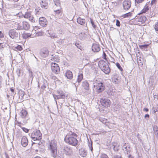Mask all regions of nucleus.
Here are the masks:
<instances>
[{
  "label": "nucleus",
  "mask_w": 158,
  "mask_h": 158,
  "mask_svg": "<svg viewBox=\"0 0 158 158\" xmlns=\"http://www.w3.org/2000/svg\"><path fill=\"white\" fill-rule=\"evenodd\" d=\"M0 36H3V37H4V35L3 34H2V32L0 31Z\"/></svg>",
  "instance_id": "obj_54"
},
{
  "label": "nucleus",
  "mask_w": 158,
  "mask_h": 158,
  "mask_svg": "<svg viewBox=\"0 0 158 158\" xmlns=\"http://www.w3.org/2000/svg\"><path fill=\"white\" fill-rule=\"evenodd\" d=\"M60 154L62 155L64 154L66 155H70L73 153V151L68 146H64L63 148L60 149Z\"/></svg>",
  "instance_id": "obj_7"
},
{
  "label": "nucleus",
  "mask_w": 158,
  "mask_h": 158,
  "mask_svg": "<svg viewBox=\"0 0 158 158\" xmlns=\"http://www.w3.org/2000/svg\"><path fill=\"white\" fill-rule=\"evenodd\" d=\"M0 38H3V36H0Z\"/></svg>",
  "instance_id": "obj_63"
},
{
  "label": "nucleus",
  "mask_w": 158,
  "mask_h": 158,
  "mask_svg": "<svg viewBox=\"0 0 158 158\" xmlns=\"http://www.w3.org/2000/svg\"><path fill=\"white\" fill-rule=\"evenodd\" d=\"M137 62L139 66H142L143 63V59L141 57L137 59Z\"/></svg>",
  "instance_id": "obj_28"
},
{
  "label": "nucleus",
  "mask_w": 158,
  "mask_h": 158,
  "mask_svg": "<svg viewBox=\"0 0 158 158\" xmlns=\"http://www.w3.org/2000/svg\"><path fill=\"white\" fill-rule=\"evenodd\" d=\"M154 28L157 33H158V22L156 23L155 25Z\"/></svg>",
  "instance_id": "obj_38"
},
{
  "label": "nucleus",
  "mask_w": 158,
  "mask_h": 158,
  "mask_svg": "<svg viewBox=\"0 0 158 158\" xmlns=\"http://www.w3.org/2000/svg\"><path fill=\"white\" fill-rule=\"evenodd\" d=\"M112 80L113 82L115 83H118L119 81V77L116 76H114L112 78Z\"/></svg>",
  "instance_id": "obj_26"
},
{
  "label": "nucleus",
  "mask_w": 158,
  "mask_h": 158,
  "mask_svg": "<svg viewBox=\"0 0 158 158\" xmlns=\"http://www.w3.org/2000/svg\"><path fill=\"white\" fill-rule=\"evenodd\" d=\"M148 109L147 108H144V109L143 110L144 111H145L146 112H148Z\"/></svg>",
  "instance_id": "obj_51"
},
{
  "label": "nucleus",
  "mask_w": 158,
  "mask_h": 158,
  "mask_svg": "<svg viewBox=\"0 0 158 158\" xmlns=\"http://www.w3.org/2000/svg\"><path fill=\"white\" fill-rule=\"evenodd\" d=\"M22 24L23 30H28L29 29L30 25L26 21H23Z\"/></svg>",
  "instance_id": "obj_20"
},
{
  "label": "nucleus",
  "mask_w": 158,
  "mask_h": 158,
  "mask_svg": "<svg viewBox=\"0 0 158 158\" xmlns=\"http://www.w3.org/2000/svg\"><path fill=\"white\" fill-rule=\"evenodd\" d=\"M56 7H61V4L59 0H53Z\"/></svg>",
  "instance_id": "obj_29"
},
{
  "label": "nucleus",
  "mask_w": 158,
  "mask_h": 158,
  "mask_svg": "<svg viewBox=\"0 0 158 158\" xmlns=\"http://www.w3.org/2000/svg\"><path fill=\"white\" fill-rule=\"evenodd\" d=\"M79 153L80 155L83 157L87 155V152L83 149L79 150Z\"/></svg>",
  "instance_id": "obj_27"
},
{
  "label": "nucleus",
  "mask_w": 158,
  "mask_h": 158,
  "mask_svg": "<svg viewBox=\"0 0 158 158\" xmlns=\"http://www.w3.org/2000/svg\"><path fill=\"white\" fill-rule=\"evenodd\" d=\"M144 0H135V2L139 3L142 2Z\"/></svg>",
  "instance_id": "obj_44"
},
{
  "label": "nucleus",
  "mask_w": 158,
  "mask_h": 158,
  "mask_svg": "<svg viewBox=\"0 0 158 158\" xmlns=\"http://www.w3.org/2000/svg\"><path fill=\"white\" fill-rule=\"evenodd\" d=\"M136 19H137V21L140 23V24H142L144 23L147 20V18L144 15L136 16Z\"/></svg>",
  "instance_id": "obj_13"
},
{
  "label": "nucleus",
  "mask_w": 158,
  "mask_h": 158,
  "mask_svg": "<svg viewBox=\"0 0 158 158\" xmlns=\"http://www.w3.org/2000/svg\"><path fill=\"white\" fill-rule=\"evenodd\" d=\"M55 58H56V57H53V60H55V59H55Z\"/></svg>",
  "instance_id": "obj_62"
},
{
  "label": "nucleus",
  "mask_w": 158,
  "mask_h": 158,
  "mask_svg": "<svg viewBox=\"0 0 158 158\" xmlns=\"http://www.w3.org/2000/svg\"><path fill=\"white\" fill-rule=\"evenodd\" d=\"M21 128L22 129V130H23V131L26 133L28 132L29 130V129H28L27 128H26L24 127H21Z\"/></svg>",
  "instance_id": "obj_39"
},
{
  "label": "nucleus",
  "mask_w": 158,
  "mask_h": 158,
  "mask_svg": "<svg viewBox=\"0 0 158 158\" xmlns=\"http://www.w3.org/2000/svg\"><path fill=\"white\" fill-rule=\"evenodd\" d=\"M148 46V44H147L143 45H140L139 46L140 49H142L143 48H147Z\"/></svg>",
  "instance_id": "obj_33"
},
{
  "label": "nucleus",
  "mask_w": 158,
  "mask_h": 158,
  "mask_svg": "<svg viewBox=\"0 0 158 158\" xmlns=\"http://www.w3.org/2000/svg\"><path fill=\"white\" fill-rule=\"evenodd\" d=\"M114 158H121V157L118 156H114Z\"/></svg>",
  "instance_id": "obj_53"
},
{
  "label": "nucleus",
  "mask_w": 158,
  "mask_h": 158,
  "mask_svg": "<svg viewBox=\"0 0 158 158\" xmlns=\"http://www.w3.org/2000/svg\"><path fill=\"white\" fill-rule=\"evenodd\" d=\"M144 117H145V118H146V117H148V118H149V115L148 114H146L145 115Z\"/></svg>",
  "instance_id": "obj_52"
},
{
  "label": "nucleus",
  "mask_w": 158,
  "mask_h": 158,
  "mask_svg": "<svg viewBox=\"0 0 158 158\" xmlns=\"http://www.w3.org/2000/svg\"><path fill=\"white\" fill-rule=\"evenodd\" d=\"M94 84V89L97 92L101 93L105 90V85L102 82L97 79L95 81Z\"/></svg>",
  "instance_id": "obj_4"
},
{
  "label": "nucleus",
  "mask_w": 158,
  "mask_h": 158,
  "mask_svg": "<svg viewBox=\"0 0 158 158\" xmlns=\"http://www.w3.org/2000/svg\"><path fill=\"white\" fill-rule=\"evenodd\" d=\"M123 5L124 10H129L131 6V1L130 0H125L123 2Z\"/></svg>",
  "instance_id": "obj_12"
},
{
  "label": "nucleus",
  "mask_w": 158,
  "mask_h": 158,
  "mask_svg": "<svg viewBox=\"0 0 158 158\" xmlns=\"http://www.w3.org/2000/svg\"><path fill=\"white\" fill-rule=\"evenodd\" d=\"M10 90L12 92H14V89H13L12 88H11Z\"/></svg>",
  "instance_id": "obj_56"
},
{
  "label": "nucleus",
  "mask_w": 158,
  "mask_h": 158,
  "mask_svg": "<svg viewBox=\"0 0 158 158\" xmlns=\"http://www.w3.org/2000/svg\"><path fill=\"white\" fill-rule=\"evenodd\" d=\"M90 22H91V24L92 25L93 27L94 28H95L96 27V25L94 24L93 20L92 19H91L90 20Z\"/></svg>",
  "instance_id": "obj_43"
},
{
  "label": "nucleus",
  "mask_w": 158,
  "mask_h": 158,
  "mask_svg": "<svg viewBox=\"0 0 158 158\" xmlns=\"http://www.w3.org/2000/svg\"><path fill=\"white\" fill-rule=\"evenodd\" d=\"M39 23L41 26L43 27H45L47 25L48 21L45 18L42 17L39 18Z\"/></svg>",
  "instance_id": "obj_14"
},
{
  "label": "nucleus",
  "mask_w": 158,
  "mask_h": 158,
  "mask_svg": "<svg viewBox=\"0 0 158 158\" xmlns=\"http://www.w3.org/2000/svg\"><path fill=\"white\" fill-rule=\"evenodd\" d=\"M21 116L22 118L26 117L27 114V111L23 109L21 111Z\"/></svg>",
  "instance_id": "obj_24"
},
{
  "label": "nucleus",
  "mask_w": 158,
  "mask_h": 158,
  "mask_svg": "<svg viewBox=\"0 0 158 158\" xmlns=\"http://www.w3.org/2000/svg\"><path fill=\"white\" fill-rule=\"evenodd\" d=\"M92 50L94 52H98L100 50V47L99 44H94L92 46Z\"/></svg>",
  "instance_id": "obj_15"
},
{
  "label": "nucleus",
  "mask_w": 158,
  "mask_h": 158,
  "mask_svg": "<svg viewBox=\"0 0 158 158\" xmlns=\"http://www.w3.org/2000/svg\"><path fill=\"white\" fill-rule=\"evenodd\" d=\"M81 87L82 91L84 93L88 92L90 90L89 84L86 81L82 82Z\"/></svg>",
  "instance_id": "obj_9"
},
{
  "label": "nucleus",
  "mask_w": 158,
  "mask_h": 158,
  "mask_svg": "<svg viewBox=\"0 0 158 158\" xmlns=\"http://www.w3.org/2000/svg\"><path fill=\"white\" fill-rule=\"evenodd\" d=\"M19 97L21 96L22 98H23L24 94V91H21V92H19Z\"/></svg>",
  "instance_id": "obj_37"
},
{
  "label": "nucleus",
  "mask_w": 158,
  "mask_h": 158,
  "mask_svg": "<svg viewBox=\"0 0 158 158\" xmlns=\"http://www.w3.org/2000/svg\"><path fill=\"white\" fill-rule=\"evenodd\" d=\"M157 111V110L156 109V110H153V112L154 113H155Z\"/></svg>",
  "instance_id": "obj_58"
},
{
  "label": "nucleus",
  "mask_w": 158,
  "mask_h": 158,
  "mask_svg": "<svg viewBox=\"0 0 158 158\" xmlns=\"http://www.w3.org/2000/svg\"><path fill=\"white\" fill-rule=\"evenodd\" d=\"M149 10V6L148 4H146L143 8L140 11V13L138 14V15H140L144 14L148 12Z\"/></svg>",
  "instance_id": "obj_18"
},
{
  "label": "nucleus",
  "mask_w": 158,
  "mask_h": 158,
  "mask_svg": "<svg viewBox=\"0 0 158 158\" xmlns=\"http://www.w3.org/2000/svg\"><path fill=\"white\" fill-rule=\"evenodd\" d=\"M51 69L52 72L55 74H59L60 71V68L58 64L52 63L51 64Z\"/></svg>",
  "instance_id": "obj_8"
},
{
  "label": "nucleus",
  "mask_w": 158,
  "mask_h": 158,
  "mask_svg": "<svg viewBox=\"0 0 158 158\" xmlns=\"http://www.w3.org/2000/svg\"><path fill=\"white\" fill-rule=\"evenodd\" d=\"M100 158H108V157L106 154L102 153L101 155Z\"/></svg>",
  "instance_id": "obj_36"
},
{
  "label": "nucleus",
  "mask_w": 158,
  "mask_h": 158,
  "mask_svg": "<svg viewBox=\"0 0 158 158\" xmlns=\"http://www.w3.org/2000/svg\"><path fill=\"white\" fill-rule=\"evenodd\" d=\"M156 0H152L151 2V4L152 5L153 4H155L156 2Z\"/></svg>",
  "instance_id": "obj_48"
},
{
  "label": "nucleus",
  "mask_w": 158,
  "mask_h": 158,
  "mask_svg": "<svg viewBox=\"0 0 158 158\" xmlns=\"http://www.w3.org/2000/svg\"><path fill=\"white\" fill-rule=\"evenodd\" d=\"M54 11L56 15H61L63 12V10L61 7H54Z\"/></svg>",
  "instance_id": "obj_16"
},
{
  "label": "nucleus",
  "mask_w": 158,
  "mask_h": 158,
  "mask_svg": "<svg viewBox=\"0 0 158 158\" xmlns=\"http://www.w3.org/2000/svg\"><path fill=\"white\" fill-rule=\"evenodd\" d=\"M39 10H40V9H39V8H36L35 9V14L36 15H39Z\"/></svg>",
  "instance_id": "obj_45"
},
{
  "label": "nucleus",
  "mask_w": 158,
  "mask_h": 158,
  "mask_svg": "<svg viewBox=\"0 0 158 158\" xmlns=\"http://www.w3.org/2000/svg\"><path fill=\"white\" fill-rule=\"evenodd\" d=\"M116 25L118 27H119L120 26V22L119 21L118 19H117L116 20Z\"/></svg>",
  "instance_id": "obj_42"
},
{
  "label": "nucleus",
  "mask_w": 158,
  "mask_h": 158,
  "mask_svg": "<svg viewBox=\"0 0 158 158\" xmlns=\"http://www.w3.org/2000/svg\"><path fill=\"white\" fill-rule=\"evenodd\" d=\"M22 37L24 39H26L29 37H33V33H30L23 32L22 35Z\"/></svg>",
  "instance_id": "obj_19"
},
{
  "label": "nucleus",
  "mask_w": 158,
  "mask_h": 158,
  "mask_svg": "<svg viewBox=\"0 0 158 158\" xmlns=\"http://www.w3.org/2000/svg\"><path fill=\"white\" fill-rule=\"evenodd\" d=\"M56 142L54 140L49 141L48 145V149L50 151L51 155L53 158L56 157L57 155V149Z\"/></svg>",
  "instance_id": "obj_2"
},
{
  "label": "nucleus",
  "mask_w": 158,
  "mask_h": 158,
  "mask_svg": "<svg viewBox=\"0 0 158 158\" xmlns=\"http://www.w3.org/2000/svg\"><path fill=\"white\" fill-rule=\"evenodd\" d=\"M4 45L3 43H0V48H4Z\"/></svg>",
  "instance_id": "obj_49"
},
{
  "label": "nucleus",
  "mask_w": 158,
  "mask_h": 158,
  "mask_svg": "<svg viewBox=\"0 0 158 158\" xmlns=\"http://www.w3.org/2000/svg\"><path fill=\"white\" fill-rule=\"evenodd\" d=\"M51 37L53 38H56L57 37V36L56 35H52L51 36Z\"/></svg>",
  "instance_id": "obj_55"
},
{
  "label": "nucleus",
  "mask_w": 158,
  "mask_h": 158,
  "mask_svg": "<svg viewBox=\"0 0 158 158\" xmlns=\"http://www.w3.org/2000/svg\"><path fill=\"white\" fill-rule=\"evenodd\" d=\"M100 103L101 105L105 108H107L110 107L111 103L110 100L106 98H101Z\"/></svg>",
  "instance_id": "obj_6"
},
{
  "label": "nucleus",
  "mask_w": 158,
  "mask_h": 158,
  "mask_svg": "<svg viewBox=\"0 0 158 158\" xmlns=\"http://www.w3.org/2000/svg\"><path fill=\"white\" fill-rule=\"evenodd\" d=\"M77 135L74 132H71L67 134L64 139L65 142L69 144L75 146L78 143L77 139Z\"/></svg>",
  "instance_id": "obj_1"
},
{
  "label": "nucleus",
  "mask_w": 158,
  "mask_h": 158,
  "mask_svg": "<svg viewBox=\"0 0 158 158\" xmlns=\"http://www.w3.org/2000/svg\"><path fill=\"white\" fill-rule=\"evenodd\" d=\"M65 76L68 79H72L73 78V74L72 72L70 70H67L65 73Z\"/></svg>",
  "instance_id": "obj_21"
},
{
  "label": "nucleus",
  "mask_w": 158,
  "mask_h": 158,
  "mask_svg": "<svg viewBox=\"0 0 158 158\" xmlns=\"http://www.w3.org/2000/svg\"><path fill=\"white\" fill-rule=\"evenodd\" d=\"M93 147H92V146L91 148V151H93Z\"/></svg>",
  "instance_id": "obj_61"
},
{
  "label": "nucleus",
  "mask_w": 158,
  "mask_h": 158,
  "mask_svg": "<svg viewBox=\"0 0 158 158\" xmlns=\"http://www.w3.org/2000/svg\"><path fill=\"white\" fill-rule=\"evenodd\" d=\"M116 66L118 67V68L121 71H123V68H122L120 65L118 63H116Z\"/></svg>",
  "instance_id": "obj_34"
},
{
  "label": "nucleus",
  "mask_w": 158,
  "mask_h": 158,
  "mask_svg": "<svg viewBox=\"0 0 158 158\" xmlns=\"http://www.w3.org/2000/svg\"><path fill=\"white\" fill-rule=\"evenodd\" d=\"M9 35L11 38L15 39L18 37L19 34L15 30L12 29L9 31Z\"/></svg>",
  "instance_id": "obj_11"
},
{
  "label": "nucleus",
  "mask_w": 158,
  "mask_h": 158,
  "mask_svg": "<svg viewBox=\"0 0 158 158\" xmlns=\"http://www.w3.org/2000/svg\"><path fill=\"white\" fill-rule=\"evenodd\" d=\"M102 58L105 59L106 61H107V60L106 58V54L104 52H103V54L102 56Z\"/></svg>",
  "instance_id": "obj_40"
},
{
  "label": "nucleus",
  "mask_w": 158,
  "mask_h": 158,
  "mask_svg": "<svg viewBox=\"0 0 158 158\" xmlns=\"http://www.w3.org/2000/svg\"><path fill=\"white\" fill-rule=\"evenodd\" d=\"M49 52L48 50L46 49H43L42 50L41 52V54L42 55H48V54Z\"/></svg>",
  "instance_id": "obj_32"
},
{
  "label": "nucleus",
  "mask_w": 158,
  "mask_h": 158,
  "mask_svg": "<svg viewBox=\"0 0 158 158\" xmlns=\"http://www.w3.org/2000/svg\"><path fill=\"white\" fill-rule=\"evenodd\" d=\"M21 143L22 146L24 147H25L27 145L28 141L26 136H23L22 137L21 139Z\"/></svg>",
  "instance_id": "obj_17"
},
{
  "label": "nucleus",
  "mask_w": 158,
  "mask_h": 158,
  "mask_svg": "<svg viewBox=\"0 0 158 158\" xmlns=\"http://www.w3.org/2000/svg\"><path fill=\"white\" fill-rule=\"evenodd\" d=\"M40 29V27L37 26H34L33 27V29L31 31V33L33 34L34 32H36V31L39 29Z\"/></svg>",
  "instance_id": "obj_30"
},
{
  "label": "nucleus",
  "mask_w": 158,
  "mask_h": 158,
  "mask_svg": "<svg viewBox=\"0 0 158 158\" xmlns=\"http://www.w3.org/2000/svg\"><path fill=\"white\" fill-rule=\"evenodd\" d=\"M15 48L19 51H21L23 49L22 47L20 45H18L17 47H15Z\"/></svg>",
  "instance_id": "obj_35"
},
{
  "label": "nucleus",
  "mask_w": 158,
  "mask_h": 158,
  "mask_svg": "<svg viewBox=\"0 0 158 158\" xmlns=\"http://www.w3.org/2000/svg\"><path fill=\"white\" fill-rule=\"evenodd\" d=\"M44 34V32L42 31H39L38 32H34L33 34V37H34L41 36Z\"/></svg>",
  "instance_id": "obj_25"
},
{
  "label": "nucleus",
  "mask_w": 158,
  "mask_h": 158,
  "mask_svg": "<svg viewBox=\"0 0 158 158\" xmlns=\"http://www.w3.org/2000/svg\"><path fill=\"white\" fill-rule=\"evenodd\" d=\"M98 65L102 70L106 74H109L110 71L108 64L104 61L101 60L99 61Z\"/></svg>",
  "instance_id": "obj_3"
},
{
  "label": "nucleus",
  "mask_w": 158,
  "mask_h": 158,
  "mask_svg": "<svg viewBox=\"0 0 158 158\" xmlns=\"http://www.w3.org/2000/svg\"><path fill=\"white\" fill-rule=\"evenodd\" d=\"M46 88V86L44 85H42L41 87V88L43 90H44Z\"/></svg>",
  "instance_id": "obj_50"
},
{
  "label": "nucleus",
  "mask_w": 158,
  "mask_h": 158,
  "mask_svg": "<svg viewBox=\"0 0 158 158\" xmlns=\"http://www.w3.org/2000/svg\"><path fill=\"white\" fill-rule=\"evenodd\" d=\"M64 97L65 96L64 95H59L58 96V98H64Z\"/></svg>",
  "instance_id": "obj_46"
},
{
  "label": "nucleus",
  "mask_w": 158,
  "mask_h": 158,
  "mask_svg": "<svg viewBox=\"0 0 158 158\" xmlns=\"http://www.w3.org/2000/svg\"><path fill=\"white\" fill-rule=\"evenodd\" d=\"M56 62H59L60 61V59L58 58L56 59V60H55Z\"/></svg>",
  "instance_id": "obj_57"
},
{
  "label": "nucleus",
  "mask_w": 158,
  "mask_h": 158,
  "mask_svg": "<svg viewBox=\"0 0 158 158\" xmlns=\"http://www.w3.org/2000/svg\"><path fill=\"white\" fill-rule=\"evenodd\" d=\"M132 13L131 12H129L126 14H125L122 15V17L123 18H127L129 17H131L132 16Z\"/></svg>",
  "instance_id": "obj_31"
},
{
  "label": "nucleus",
  "mask_w": 158,
  "mask_h": 158,
  "mask_svg": "<svg viewBox=\"0 0 158 158\" xmlns=\"http://www.w3.org/2000/svg\"><path fill=\"white\" fill-rule=\"evenodd\" d=\"M34 158H41L39 156H36V157H35Z\"/></svg>",
  "instance_id": "obj_59"
},
{
  "label": "nucleus",
  "mask_w": 158,
  "mask_h": 158,
  "mask_svg": "<svg viewBox=\"0 0 158 158\" xmlns=\"http://www.w3.org/2000/svg\"><path fill=\"white\" fill-rule=\"evenodd\" d=\"M77 22L81 25H83L85 23V20L84 19L81 18V17L78 18L77 20Z\"/></svg>",
  "instance_id": "obj_22"
},
{
  "label": "nucleus",
  "mask_w": 158,
  "mask_h": 158,
  "mask_svg": "<svg viewBox=\"0 0 158 158\" xmlns=\"http://www.w3.org/2000/svg\"><path fill=\"white\" fill-rule=\"evenodd\" d=\"M23 17L25 19H28L32 23L35 22V18L30 11L26 12L23 15Z\"/></svg>",
  "instance_id": "obj_10"
},
{
  "label": "nucleus",
  "mask_w": 158,
  "mask_h": 158,
  "mask_svg": "<svg viewBox=\"0 0 158 158\" xmlns=\"http://www.w3.org/2000/svg\"><path fill=\"white\" fill-rule=\"evenodd\" d=\"M15 2H18L19 0H13Z\"/></svg>",
  "instance_id": "obj_60"
},
{
  "label": "nucleus",
  "mask_w": 158,
  "mask_h": 158,
  "mask_svg": "<svg viewBox=\"0 0 158 158\" xmlns=\"http://www.w3.org/2000/svg\"><path fill=\"white\" fill-rule=\"evenodd\" d=\"M18 26L17 27V29L18 30H23V27L21 26L18 23L17 24Z\"/></svg>",
  "instance_id": "obj_41"
},
{
  "label": "nucleus",
  "mask_w": 158,
  "mask_h": 158,
  "mask_svg": "<svg viewBox=\"0 0 158 158\" xmlns=\"http://www.w3.org/2000/svg\"><path fill=\"white\" fill-rule=\"evenodd\" d=\"M83 78V75L82 73L80 72L78 74L77 79V81L79 83L82 81Z\"/></svg>",
  "instance_id": "obj_23"
},
{
  "label": "nucleus",
  "mask_w": 158,
  "mask_h": 158,
  "mask_svg": "<svg viewBox=\"0 0 158 158\" xmlns=\"http://www.w3.org/2000/svg\"><path fill=\"white\" fill-rule=\"evenodd\" d=\"M31 137L34 141L40 140L42 138V134L39 130L33 131L31 134Z\"/></svg>",
  "instance_id": "obj_5"
},
{
  "label": "nucleus",
  "mask_w": 158,
  "mask_h": 158,
  "mask_svg": "<svg viewBox=\"0 0 158 158\" xmlns=\"http://www.w3.org/2000/svg\"><path fill=\"white\" fill-rule=\"evenodd\" d=\"M15 124L19 126V127H21V126H20V124H21V122H19L18 121H17L15 123Z\"/></svg>",
  "instance_id": "obj_47"
}]
</instances>
